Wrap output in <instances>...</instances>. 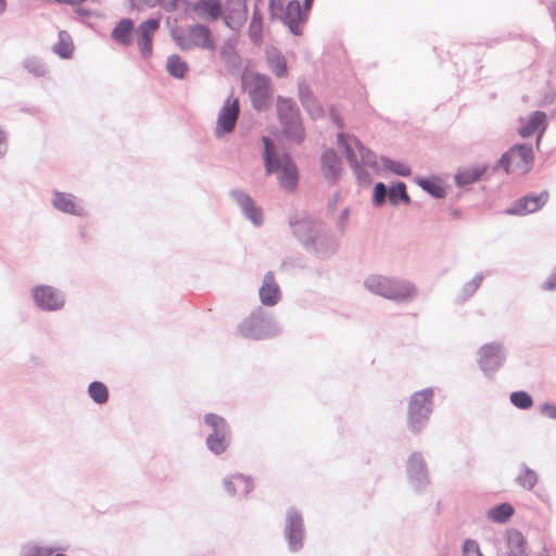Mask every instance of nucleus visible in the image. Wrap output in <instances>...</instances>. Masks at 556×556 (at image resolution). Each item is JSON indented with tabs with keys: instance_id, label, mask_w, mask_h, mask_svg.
<instances>
[{
	"instance_id": "f257e3e1",
	"label": "nucleus",
	"mask_w": 556,
	"mask_h": 556,
	"mask_svg": "<svg viewBox=\"0 0 556 556\" xmlns=\"http://www.w3.org/2000/svg\"><path fill=\"white\" fill-rule=\"evenodd\" d=\"M292 235L309 254L319 260H329L339 249V239L320 220L292 215L289 217Z\"/></svg>"
},
{
	"instance_id": "f03ea898",
	"label": "nucleus",
	"mask_w": 556,
	"mask_h": 556,
	"mask_svg": "<svg viewBox=\"0 0 556 556\" xmlns=\"http://www.w3.org/2000/svg\"><path fill=\"white\" fill-rule=\"evenodd\" d=\"M263 161L267 175L278 173V181L287 192H294L299 185V170L295 162L289 153L280 155L274 141L268 136H263Z\"/></svg>"
},
{
	"instance_id": "7ed1b4c3",
	"label": "nucleus",
	"mask_w": 556,
	"mask_h": 556,
	"mask_svg": "<svg viewBox=\"0 0 556 556\" xmlns=\"http://www.w3.org/2000/svg\"><path fill=\"white\" fill-rule=\"evenodd\" d=\"M434 409V389L429 387L414 392L407 403L406 425L413 434L421 433L429 425Z\"/></svg>"
},
{
	"instance_id": "20e7f679",
	"label": "nucleus",
	"mask_w": 556,
	"mask_h": 556,
	"mask_svg": "<svg viewBox=\"0 0 556 556\" xmlns=\"http://www.w3.org/2000/svg\"><path fill=\"white\" fill-rule=\"evenodd\" d=\"M364 286L369 292L395 302H405L416 293L413 283L381 275L368 276Z\"/></svg>"
},
{
	"instance_id": "39448f33",
	"label": "nucleus",
	"mask_w": 556,
	"mask_h": 556,
	"mask_svg": "<svg viewBox=\"0 0 556 556\" xmlns=\"http://www.w3.org/2000/svg\"><path fill=\"white\" fill-rule=\"evenodd\" d=\"M277 117L287 139L298 144L305 140V129L301 112L293 99L278 96Z\"/></svg>"
},
{
	"instance_id": "423d86ee",
	"label": "nucleus",
	"mask_w": 556,
	"mask_h": 556,
	"mask_svg": "<svg viewBox=\"0 0 556 556\" xmlns=\"http://www.w3.org/2000/svg\"><path fill=\"white\" fill-rule=\"evenodd\" d=\"M238 331L247 339L265 340L279 334L280 328L269 314L258 307L238 325Z\"/></svg>"
},
{
	"instance_id": "0eeeda50",
	"label": "nucleus",
	"mask_w": 556,
	"mask_h": 556,
	"mask_svg": "<svg viewBox=\"0 0 556 556\" xmlns=\"http://www.w3.org/2000/svg\"><path fill=\"white\" fill-rule=\"evenodd\" d=\"M534 160L533 148L528 143H516L510 147L493 166V172L503 169L506 174L513 172L528 173Z\"/></svg>"
},
{
	"instance_id": "6e6552de",
	"label": "nucleus",
	"mask_w": 556,
	"mask_h": 556,
	"mask_svg": "<svg viewBox=\"0 0 556 556\" xmlns=\"http://www.w3.org/2000/svg\"><path fill=\"white\" fill-rule=\"evenodd\" d=\"M204 424L212 428L206 437L205 444L214 455H220L227 451L231 442L230 426L227 420L214 413L204 415Z\"/></svg>"
},
{
	"instance_id": "1a4fd4ad",
	"label": "nucleus",
	"mask_w": 556,
	"mask_h": 556,
	"mask_svg": "<svg viewBox=\"0 0 556 556\" xmlns=\"http://www.w3.org/2000/svg\"><path fill=\"white\" fill-rule=\"evenodd\" d=\"M34 305L41 312L55 313L65 307V292L52 285L38 283L29 289Z\"/></svg>"
},
{
	"instance_id": "9d476101",
	"label": "nucleus",
	"mask_w": 556,
	"mask_h": 556,
	"mask_svg": "<svg viewBox=\"0 0 556 556\" xmlns=\"http://www.w3.org/2000/svg\"><path fill=\"white\" fill-rule=\"evenodd\" d=\"M173 40L182 50L188 51L194 47L205 50L215 49V40L213 38L211 28L207 25L197 23L187 28V33L173 31Z\"/></svg>"
},
{
	"instance_id": "9b49d317",
	"label": "nucleus",
	"mask_w": 556,
	"mask_h": 556,
	"mask_svg": "<svg viewBox=\"0 0 556 556\" xmlns=\"http://www.w3.org/2000/svg\"><path fill=\"white\" fill-rule=\"evenodd\" d=\"M305 534L302 514L295 507H289L286 511L283 538L291 553L300 552L303 548Z\"/></svg>"
},
{
	"instance_id": "f8f14e48",
	"label": "nucleus",
	"mask_w": 556,
	"mask_h": 556,
	"mask_svg": "<svg viewBox=\"0 0 556 556\" xmlns=\"http://www.w3.org/2000/svg\"><path fill=\"white\" fill-rule=\"evenodd\" d=\"M505 361L506 350L501 342L485 343L478 350V365L486 377H492Z\"/></svg>"
},
{
	"instance_id": "ddd939ff",
	"label": "nucleus",
	"mask_w": 556,
	"mask_h": 556,
	"mask_svg": "<svg viewBox=\"0 0 556 556\" xmlns=\"http://www.w3.org/2000/svg\"><path fill=\"white\" fill-rule=\"evenodd\" d=\"M408 484L417 493L425 492L430 484V475L427 463L420 452H414L406 462Z\"/></svg>"
},
{
	"instance_id": "4468645a",
	"label": "nucleus",
	"mask_w": 556,
	"mask_h": 556,
	"mask_svg": "<svg viewBox=\"0 0 556 556\" xmlns=\"http://www.w3.org/2000/svg\"><path fill=\"white\" fill-rule=\"evenodd\" d=\"M249 96L252 105L256 111H266L269 106V100L271 97L270 77L261 73L253 74L249 86Z\"/></svg>"
},
{
	"instance_id": "2eb2a0df",
	"label": "nucleus",
	"mask_w": 556,
	"mask_h": 556,
	"mask_svg": "<svg viewBox=\"0 0 556 556\" xmlns=\"http://www.w3.org/2000/svg\"><path fill=\"white\" fill-rule=\"evenodd\" d=\"M161 25L159 17H150L141 22L135 31L138 50L143 60H149L153 54V40Z\"/></svg>"
},
{
	"instance_id": "dca6fc26",
	"label": "nucleus",
	"mask_w": 556,
	"mask_h": 556,
	"mask_svg": "<svg viewBox=\"0 0 556 556\" xmlns=\"http://www.w3.org/2000/svg\"><path fill=\"white\" fill-rule=\"evenodd\" d=\"M231 200L238 205L241 214L245 219L250 220L255 227H260L264 223V212L257 206L252 197L243 189H231L229 191Z\"/></svg>"
},
{
	"instance_id": "f3484780",
	"label": "nucleus",
	"mask_w": 556,
	"mask_h": 556,
	"mask_svg": "<svg viewBox=\"0 0 556 556\" xmlns=\"http://www.w3.org/2000/svg\"><path fill=\"white\" fill-rule=\"evenodd\" d=\"M240 114L239 100L228 98L220 109L217 117L215 135L222 137L235 130Z\"/></svg>"
},
{
	"instance_id": "a211bd4d",
	"label": "nucleus",
	"mask_w": 556,
	"mask_h": 556,
	"mask_svg": "<svg viewBox=\"0 0 556 556\" xmlns=\"http://www.w3.org/2000/svg\"><path fill=\"white\" fill-rule=\"evenodd\" d=\"M549 194L546 190L539 194L528 193L517 199L514 204L506 210L509 215H527L541 210L548 201Z\"/></svg>"
},
{
	"instance_id": "6ab92c4d",
	"label": "nucleus",
	"mask_w": 556,
	"mask_h": 556,
	"mask_svg": "<svg viewBox=\"0 0 556 556\" xmlns=\"http://www.w3.org/2000/svg\"><path fill=\"white\" fill-rule=\"evenodd\" d=\"M307 20L308 17L305 12H303L299 0H290L283 13L279 16V21H281L294 36H301L303 34L301 25L305 24Z\"/></svg>"
},
{
	"instance_id": "aec40b11",
	"label": "nucleus",
	"mask_w": 556,
	"mask_h": 556,
	"mask_svg": "<svg viewBox=\"0 0 556 556\" xmlns=\"http://www.w3.org/2000/svg\"><path fill=\"white\" fill-rule=\"evenodd\" d=\"M337 142L338 146L343 149L345 159L349 162L350 166L353 168L354 175L358 182L363 185L370 184L371 175L367 169L364 168L363 164L359 163V161L357 160L354 149L348 141V135L344 132H339L337 135Z\"/></svg>"
},
{
	"instance_id": "412c9836",
	"label": "nucleus",
	"mask_w": 556,
	"mask_h": 556,
	"mask_svg": "<svg viewBox=\"0 0 556 556\" xmlns=\"http://www.w3.org/2000/svg\"><path fill=\"white\" fill-rule=\"evenodd\" d=\"M298 89H299V99L304 108V110L307 112V114L313 119H318L324 117L325 111L316 96L314 94L312 88L306 84L304 78L299 79L298 81Z\"/></svg>"
},
{
	"instance_id": "4be33fe9",
	"label": "nucleus",
	"mask_w": 556,
	"mask_h": 556,
	"mask_svg": "<svg viewBox=\"0 0 556 556\" xmlns=\"http://www.w3.org/2000/svg\"><path fill=\"white\" fill-rule=\"evenodd\" d=\"M320 166L324 177L334 185L341 177L342 162L334 149H327L320 157Z\"/></svg>"
},
{
	"instance_id": "5701e85b",
	"label": "nucleus",
	"mask_w": 556,
	"mask_h": 556,
	"mask_svg": "<svg viewBox=\"0 0 556 556\" xmlns=\"http://www.w3.org/2000/svg\"><path fill=\"white\" fill-rule=\"evenodd\" d=\"M52 204L54 208L65 214L74 216H85L86 214L80 201L72 193L54 191Z\"/></svg>"
},
{
	"instance_id": "b1692460",
	"label": "nucleus",
	"mask_w": 556,
	"mask_h": 556,
	"mask_svg": "<svg viewBox=\"0 0 556 556\" xmlns=\"http://www.w3.org/2000/svg\"><path fill=\"white\" fill-rule=\"evenodd\" d=\"M224 24L235 33H239L248 18V5L245 0H236L231 8L226 10Z\"/></svg>"
},
{
	"instance_id": "393cba45",
	"label": "nucleus",
	"mask_w": 556,
	"mask_h": 556,
	"mask_svg": "<svg viewBox=\"0 0 556 556\" xmlns=\"http://www.w3.org/2000/svg\"><path fill=\"white\" fill-rule=\"evenodd\" d=\"M258 295L261 303L265 306H274L279 302L281 291L273 271L269 270L264 275Z\"/></svg>"
},
{
	"instance_id": "a878e982",
	"label": "nucleus",
	"mask_w": 556,
	"mask_h": 556,
	"mask_svg": "<svg viewBox=\"0 0 556 556\" xmlns=\"http://www.w3.org/2000/svg\"><path fill=\"white\" fill-rule=\"evenodd\" d=\"M136 28L137 26L132 18L124 17L113 27L111 38L122 47H130L134 43Z\"/></svg>"
},
{
	"instance_id": "bb28decb",
	"label": "nucleus",
	"mask_w": 556,
	"mask_h": 556,
	"mask_svg": "<svg viewBox=\"0 0 556 556\" xmlns=\"http://www.w3.org/2000/svg\"><path fill=\"white\" fill-rule=\"evenodd\" d=\"M547 115L543 111L532 112L527 121L520 119L521 126L518 128V134L522 138H529L534 132H539L540 129H546L547 127Z\"/></svg>"
},
{
	"instance_id": "cd10ccee",
	"label": "nucleus",
	"mask_w": 556,
	"mask_h": 556,
	"mask_svg": "<svg viewBox=\"0 0 556 556\" xmlns=\"http://www.w3.org/2000/svg\"><path fill=\"white\" fill-rule=\"evenodd\" d=\"M413 180L418 187L434 199H443L446 195L443 180L437 175L415 176Z\"/></svg>"
},
{
	"instance_id": "c85d7f7f",
	"label": "nucleus",
	"mask_w": 556,
	"mask_h": 556,
	"mask_svg": "<svg viewBox=\"0 0 556 556\" xmlns=\"http://www.w3.org/2000/svg\"><path fill=\"white\" fill-rule=\"evenodd\" d=\"M488 164H481L459 169L454 175V181L456 187L465 188L471 184L479 181L481 177L488 172Z\"/></svg>"
},
{
	"instance_id": "c756f323",
	"label": "nucleus",
	"mask_w": 556,
	"mask_h": 556,
	"mask_svg": "<svg viewBox=\"0 0 556 556\" xmlns=\"http://www.w3.org/2000/svg\"><path fill=\"white\" fill-rule=\"evenodd\" d=\"M192 10L201 17L208 21H217L223 16V4L220 0H197Z\"/></svg>"
},
{
	"instance_id": "7c9ffc66",
	"label": "nucleus",
	"mask_w": 556,
	"mask_h": 556,
	"mask_svg": "<svg viewBox=\"0 0 556 556\" xmlns=\"http://www.w3.org/2000/svg\"><path fill=\"white\" fill-rule=\"evenodd\" d=\"M266 61L270 71L278 77L288 76V66L285 55L275 47L266 49Z\"/></svg>"
},
{
	"instance_id": "2f4dec72",
	"label": "nucleus",
	"mask_w": 556,
	"mask_h": 556,
	"mask_svg": "<svg viewBox=\"0 0 556 556\" xmlns=\"http://www.w3.org/2000/svg\"><path fill=\"white\" fill-rule=\"evenodd\" d=\"M514 514V506L508 502H503L489 508L486 511V518L494 523L504 525L511 519Z\"/></svg>"
},
{
	"instance_id": "473e14b6",
	"label": "nucleus",
	"mask_w": 556,
	"mask_h": 556,
	"mask_svg": "<svg viewBox=\"0 0 556 556\" xmlns=\"http://www.w3.org/2000/svg\"><path fill=\"white\" fill-rule=\"evenodd\" d=\"M507 546L509 556H528L527 540L519 530L507 531Z\"/></svg>"
},
{
	"instance_id": "72a5a7b5",
	"label": "nucleus",
	"mask_w": 556,
	"mask_h": 556,
	"mask_svg": "<svg viewBox=\"0 0 556 556\" xmlns=\"http://www.w3.org/2000/svg\"><path fill=\"white\" fill-rule=\"evenodd\" d=\"M244 484L243 496H248V494L253 490V481L250 477L244 476L242 473H235L230 477H226L224 479V488L226 492L233 496L237 493V485Z\"/></svg>"
},
{
	"instance_id": "f704fd0d",
	"label": "nucleus",
	"mask_w": 556,
	"mask_h": 556,
	"mask_svg": "<svg viewBox=\"0 0 556 556\" xmlns=\"http://www.w3.org/2000/svg\"><path fill=\"white\" fill-rule=\"evenodd\" d=\"M348 141L351 143V147L356 149L361 156L362 164L376 168L378 166L377 154L367 148L357 137L349 136Z\"/></svg>"
},
{
	"instance_id": "c9c22d12",
	"label": "nucleus",
	"mask_w": 556,
	"mask_h": 556,
	"mask_svg": "<svg viewBox=\"0 0 556 556\" xmlns=\"http://www.w3.org/2000/svg\"><path fill=\"white\" fill-rule=\"evenodd\" d=\"M249 38L254 45L263 42V14L258 5L254 7L253 14L249 25Z\"/></svg>"
},
{
	"instance_id": "e433bc0d",
	"label": "nucleus",
	"mask_w": 556,
	"mask_h": 556,
	"mask_svg": "<svg viewBox=\"0 0 556 556\" xmlns=\"http://www.w3.org/2000/svg\"><path fill=\"white\" fill-rule=\"evenodd\" d=\"M168 74L176 79H184L189 71V65L178 54H170L166 61Z\"/></svg>"
},
{
	"instance_id": "4c0bfd02",
	"label": "nucleus",
	"mask_w": 556,
	"mask_h": 556,
	"mask_svg": "<svg viewBox=\"0 0 556 556\" xmlns=\"http://www.w3.org/2000/svg\"><path fill=\"white\" fill-rule=\"evenodd\" d=\"M73 41L67 31L61 30L59 33V40L53 45L52 51L61 59H70L73 53Z\"/></svg>"
},
{
	"instance_id": "58836bf2",
	"label": "nucleus",
	"mask_w": 556,
	"mask_h": 556,
	"mask_svg": "<svg viewBox=\"0 0 556 556\" xmlns=\"http://www.w3.org/2000/svg\"><path fill=\"white\" fill-rule=\"evenodd\" d=\"M389 202L391 205L396 206L400 203L409 204L410 197L407 193L406 184L403 181H396L389 188Z\"/></svg>"
},
{
	"instance_id": "ea45409f",
	"label": "nucleus",
	"mask_w": 556,
	"mask_h": 556,
	"mask_svg": "<svg viewBox=\"0 0 556 556\" xmlns=\"http://www.w3.org/2000/svg\"><path fill=\"white\" fill-rule=\"evenodd\" d=\"M61 547L58 545L40 546L37 543L29 542L22 546L20 556H51Z\"/></svg>"
},
{
	"instance_id": "a19ab883",
	"label": "nucleus",
	"mask_w": 556,
	"mask_h": 556,
	"mask_svg": "<svg viewBox=\"0 0 556 556\" xmlns=\"http://www.w3.org/2000/svg\"><path fill=\"white\" fill-rule=\"evenodd\" d=\"M89 397L98 405L105 404L109 401V389L102 381H92L88 386Z\"/></svg>"
},
{
	"instance_id": "79ce46f5",
	"label": "nucleus",
	"mask_w": 556,
	"mask_h": 556,
	"mask_svg": "<svg viewBox=\"0 0 556 556\" xmlns=\"http://www.w3.org/2000/svg\"><path fill=\"white\" fill-rule=\"evenodd\" d=\"M536 472L526 464L521 465V470L516 478V482L525 490L531 491L538 483Z\"/></svg>"
},
{
	"instance_id": "37998d69",
	"label": "nucleus",
	"mask_w": 556,
	"mask_h": 556,
	"mask_svg": "<svg viewBox=\"0 0 556 556\" xmlns=\"http://www.w3.org/2000/svg\"><path fill=\"white\" fill-rule=\"evenodd\" d=\"M23 67L36 77H42L48 73V68L42 59L38 56H28L23 61Z\"/></svg>"
},
{
	"instance_id": "c03bdc74",
	"label": "nucleus",
	"mask_w": 556,
	"mask_h": 556,
	"mask_svg": "<svg viewBox=\"0 0 556 556\" xmlns=\"http://www.w3.org/2000/svg\"><path fill=\"white\" fill-rule=\"evenodd\" d=\"M380 161L387 170H389L397 176L409 177L412 174L409 166H407L399 161L392 160V159H390L388 156H383V155L380 157Z\"/></svg>"
},
{
	"instance_id": "a18cd8bd",
	"label": "nucleus",
	"mask_w": 556,
	"mask_h": 556,
	"mask_svg": "<svg viewBox=\"0 0 556 556\" xmlns=\"http://www.w3.org/2000/svg\"><path fill=\"white\" fill-rule=\"evenodd\" d=\"M510 403L522 410L533 406V399L527 391H514L509 395Z\"/></svg>"
},
{
	"instance_id": "49530a36",
	"label": "nucleus",
	"mask_w": 556,
	"mask_h": 556,
	"mask_svg": "<svg viewBox=\"0 0 556 556\" xmlns=\"http://www.w3.org/2000/svg\"><path fill=\"white\" fill-rule=\"evenodd\" d=\"M220 56L228 66H237L240 61L239 54L230 41H226L222 46Z\"/></svg>"
},
{
	"instance_id": "de8ad7c7",
	"label": "nucleus",
	"mask_w": 556,
	"mask_h": 556,
	"mask_svg": "<svg viewBox=\"0 0 556 556\" xmlns=\"http://www.w3.org/2000/svg\"><path fill=\"white\" fill-rule=\"evenodd\" d=\"M387 197H389V188L381 181L376 182L372 190L374 206H382L386 202Z\"/></svg>"
},
{
	"instance_id": "09e8293b",
	"label": "nucleus",
	"mask_w": 556,
	"mask_h": 556,
	"mask_svg": "<svg viewBox=\"0 0 556 556\" xmlns=\"http://www.w3.org/2000/svg\"><path fill=\"white\" fill-rule=\"evenodd\" d=\"M162 2H164V0H127L129 10L137 12L157 8Z\"/></svg>"
},
{
	"instance_id": "8fccbe9b",
	"label": "nucleus",
	"mask_w": 556,
	"mask_h": 556,
	"mask_svg": "<svg viewBox=\"0 0 556 556\" xmlns=\"http://www.w3.org/2000/svg\"><path fill=\"white\" fill-rule=\"evenodd\" d=\"M483 280V275L481 273H478L475 275V277L466 282L462 289L463 298L464 300L470 298L480 287L481 282Z\"/></svg>"
},
{
	"instance_id": "3c124183",
	"label": "nucleus",
	"mask_w": 556,
	"mask_h": 556,
	"mask_svg": "<svg viewBox=\"0 0 556 556\" xmlns=\"http://www.w3.org/2000/svg\"><path fill=\"white\" fill-rule=\"evenodd\" d=\"M463 553L465 556H483L479 544L473 539H466L463 543Z\"/></svg>"
},
{
	"instance_id": "603ef678",
	"label": "nucleus",
	"mask_w": 556,
	"mask_h": 556,
	"mask_svg": "<svg viewBox=\"0 0 556 556\" xmlns=\"http://www.w3.org/2000/svg\"><path fill=\"white\" fill-rule=\"evenodd\" d=\"M285 8L286 7L283 4V0H269L268 11L270 20H279L280 15L277 13V11L283 13Z\"/></svg>"
},
{
	"instance_id": "864d4df0",
	"label": "nucleus",
	"mask_w": 556,
	"mask_h": 556,
	"mask_svg": "<svg viewBox=\"0 0 556 556\" xmlns=\"http://www.w3.org/2000/svg\"><path fill=\"white\" fill-rule=\"evenodd\" d=\"M541 289L544 291L556 290V266L552 269L546 280L541 285Z\"/></svg>"
},
{
	"instance_id": "5fc2aeb1",
	"label": "nucleus",
	"mask_w": 556,
	"mask_h": 556,
	"mask_svg": "<svg viewBox=\"0 0 556 556\" xmlns=\"http://www.w3.org/2000/svg\"><path fill=\"white\" fill-rule=\"evenodd\" d=\"M540 413L551 419L556 420V404L546 402L540 406Z\"/></svg>"
},
{
	"instance_id": "6e6d98bb",
	"label": "nucleus",
	"mask_w": 556,
	"mask_h": 556,
	"mask_svg": "<svg viewBox=\"0 0 556 556\" xmlns=\"http://www.w3.org/2000/svg\"><path fill=\"white\" fill-rule=\"evenodd\" d=\"M179 1L180 0H164L162 4H159V7L165 10L166 12H174L178 9Z\"/></svg>"
},
{
	"instance_id": "4d7b16f0",
	"label": "nucleus",
	"mask_w": 556,
	"mask_h": 556,
	"mask_svg": "<svg viewBox=\"0 0 556 556\" xmlns=\"http://www.w3.org/2000/svg\"><path fill=\"white\" fill-rule=\"evenodd\" d=\"M349 216H350V210L348 207H345L344 210L341 211L339 218H338V228L341 232L344 231V225H345V222L348 220Z\"/></svg>"
},
{
	"instance_id": "13d9d810",
	"label": "nucleus",
	"mask_w": 556,
	"mask_h": 556,
	"mask_svg": "<svg viewBox=\"0 0 556 556\" xmlns=\"http://www.w3.org/2000/svg\"><path fill=\"white\" fill-rule=\"evenodd\" d=\"M8 152V139L5 132L0 127V159H2Z\"/></svg>"
},
{
	"instance_id": "bf43d9fd",
	"label": "nucleus",
	"mask_w": 556,
	"mask_h": 556,
	"mask_svg": "<svg viewBox=\"0 0 556 556\" xmlns=\"http://www.w3.org/2000/svg\"><path fill=\"white\" fill-rule=\"evenodd\" d=\"M330 118L338 128H343L344 123L333 108L330 109Z\"/></svg>"
},
{
	"instance_id": "052dcab7",
	"label": "nucleus",
	"mask_w": 556,
	"mask_h": 556,
	"mask_svg": "<svg viewBox=\"0 0 556 556\" xmlns=\"http://www.w3.org/2000/svg\"><path fill=\"white\" fill-rule=\"evenodd\" d=\"M58 4H67L72 7H78L84 3L86 0H53Z\"/></svg>"
},
{
	"instance_id": "680f3d73",
	"label": "nucleus",
	"mask_w": 556,
	"mask_h": 556,
	"mask_svg": "<svg viewBox=\"0 0 556 556\" xmlns=\"http://www.w3.org/2000/svg\"><path fill=\"white\" fill-rule=\"evenodd\" d=\"M314 0H304L302 5L303 12H305L306 16L308 17V13L312 10Z\"/></svg>"
},
{
	"instance_id": "e2e57ef3",
	"label": "nucleus",
	"mask_w": 556,
	"mask_h": 556,
	"mask_svg": "<svg viewBox=\"0 0 556 556\" xmlns=\"http://www.w3.org/2000/svg\"><path fill=\"white\" fill-rule=\"evenodd\" d=\"M549 14L553 21H556V0H552L548 4Z\"/></svg>"
},
{
	"instance_id": "0e129e2a",
	"label": "nucleus",
	"mask_w": 556,
	"mask_h": 556,
	"mask_svg": "<svg viewBox=\"0 0 556 556\" xmlns=\"http://www.w3.org/2000/svg\"><path fill=\"white\" fill-rule=\"evenodd\" d=\"M75 13L80 15V16H90V10L88 9H85V8H80L78 7L77 9H75Z\"/></svg>"
},
{
	"instance_id": "69168bd1",
	"label": "nucleus",
	"mask_w": 556,
	"mask_h": 556,
	"mask_svg": "<svg viewBox=\"0 0 556 556\" xmlns=\"http://www.w3.org/2000/svg\"><path fill=\"white\" fill-rule=\"evenodd\" d=\"M451 215L454 219H459L462 217V211L458 208H454L452 210Z\"/></svg>"
},
{
	"instance_id": "338daca9",
	"label": "nucleus",
	"mask_w": 556,
	"mask_h": 556,
	"mask_svg": "<svg viewBox=\"0 0 556 556\" xmlns=\"http://www.w3.org/2000/svg\"><path fill=\"white\" fill-rule=\"evenodd\" d=\"M544 131H545V129H540V131L538 132V135H536V140H535V146H536V147H539V146H540V142H541V140H542V137H543V135H544Z\"/></svg>"
},
{
	"instance_id": "774afa93",
	"label": "nucleus",
	"mask_w": 556,
	"mask_h": 556,
	"mask_svg": "<svg viewBox=\"0 0 556 556\" xmlns=\"http://www.w3.org/2000/svg\"><path fill=\"white\" fill-rule=\"evenodd\" d=\"M7 0H0V14H3L7 10Z\"/></svg>"
}]
</instances>
